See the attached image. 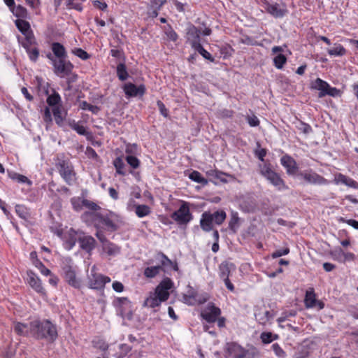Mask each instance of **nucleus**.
Here are the masks:
<instances>
[{"label": "nucleus", "instance_id": "1", "mask_svg": "<svg viewBox=\"0 0 358 358\" xmlns=\"http://www.w3.org/2000/svg\"><path fill=\"white\" fill-rule=\"evenodd\" d=\"M29 332L31 338L36 341H44L48 344L54 343L59 336L57 325L48 319L31 321Z\"/></svg>", "mask_w": 358, "mask_h": 358}, {"label": "nucleus", "instance_id": "2", "mask_svg": "<svg viewBox=\"0 0 358 358\" xmlns=\"http://www.w3.org/2000/svg\"><path fill=\"white\" fill-rule=\"evenodd\" d=\"M259 355V350L252 346L245 349L235 342L227 343L224 348L225 358H255Z\"/></svg>", "mask_w": 358, "mask_h": 358}, {"label": "nucleus", "instance_id": "3", "mask_svg": "<svg viewBox=\"0 0 358 358\" xmlns=\"http://www.w3.org/2000/svg\"><path fill=\"white\" fill-rule=\"evenodd\" d=\"M55 167L67 185H73L76 180V173L69 159H65L64 156L57 157L55 160Z\"/></svg>", "mask_w": 358, "mask_h": 358}, {"label": "nucleus", "instance_id": "4", "mask_svg": "<svg viewBox=\"0 0 358 358\" xmlns=\"http://www.w3.org/2000/svg\"><path fill=\"white\" fill-rule=\"evenodd\" d=\"M259 173L265 178L278 190L287 189L288 187L279 173L272 169L271 163L259 164Z\"/></svg>", "mask_w": 358, "mask_h": 358}, {"label": "nucleus", "instance_id": "5", "mask_svg": "<svg viewBox=\"0 0 358 358\" xmlns=\"http://www.w3.org/2000/svg\"><path fill=\"white\" fill-rule=\"evenodd\" d=\"M61 268L65 282L75 289H80L81 281L77 277L73 260L71 257H64L62 259Z\"/></svg>", "mask_w": 358, "mask_h": 358}, {"label": "nucleus", "instance_id": "6", "mask_svg": "<svg viewBox=\"0 0 358 358\" xmlns=\"http://www.w3.org/2000/svg\"><path fill=\"white\" fill-rule=\"evenodd\" d=\"M118 217L112 212L100 214L96 229H104L108 231L113 232L117 231L120 226L117 223Z\"/></svg>", "mask_w": 358, "mask_h": 358}, {"label": "nucleus", "instance_id": "7", "mask_svg": "<svg viewBox=\"0 0 358 358\" xmlns=\"http://www.w3.org/2000/svg\"><path fill=\"white\" fill-rule=\"evenodd\" d=\"M171 217L178 225H187L193 219L189 203L186 201H182L180 208L171 215Z\"/></svg>", "mask_w": 358, "mask_h": 358}, {"label": "nucleus", "instance_id": "8", "mask_svg": "<svg viewBox=\"0 0 358 358\" xmlns=\"http://www.w3.org/2000/svg\"><path fill=\"white\" fill-rule=\"evenodd\" d=\"M110 282V278L108 276L94 272V268L91 270V274L88 276L89 287L93 289H103L106 284Z\"/></svg>", "mask_w": 358, "mask_h": 358}, {"label": "nucleus", "instance_id": "9", "mask_svg": "<svg viewBox=\"0 0 358 358\" xmlns=\"http://www.w3.org/2000/svg\"><path fill=\"white\" fill-rule=\"evenodd\" d=\"M74 68L73 64L67 59H57L54 62L53 71L61 78H64L73 71Z\"/></svg>", "mask_w": 358, "mask_h": 358}, {"label": "nucleus", "instance_id": "10", "mask_svg": "<svg viewBox=\"0 0 358 358\" xmlns=\"http://www.w3.org/2000/svg\"><path fill=\"white\" fill-rule=\"evenodd\" d=\"M280 164L286 169L288 176H298L299 168L296 160L290 155L285 154L280 158Z\"/></svg>", "mask_w": 358, "mask_h": 358}, {"label": "nucleus", "instance_id": "11", "mask_svg": "<svg viewBox=\"0 0 358 358\" xmlns=\"http://www.w3.org/2000/svg\"><path fill=\"white\" fill-rule=\"evenodd\" d=\"M221 309L213 302L208 303L205 310L201 313V317L208 323H214L221 315Z\"/></svg>", "mask_w": 358, "mask_h": 358}, {"label": "nucleus", "instance_id": "12", "mask_svg": "<svg viewBox=\"0 0 358 358\" xmlns=\"http://www.w3.org/2000/svg\"><path fill=\"white\" fill-rule=\"evenodd\" d=\"M298 177L303 178L307 182L314 185H327L328 180L323 176L317 174L309 169L305 171H301L298 173Z\"/></svg>", "mask_w": 358, "mask_h": 358}, {"label": "nucleus", "instance_id": "13", "mask_svg": "<svg viewBox=\"0 0 358 358\" xmlns=\"http://www.w3.org/2000/svg\"><path fill=\"white\" fill-rule=\"evenodd\" d=\"M262 1L264 3V8L266 11L275 18H281L288 13L285 5L280 6L277 3L272 4L266 0Z\"/></svg>", "mask_w": 358, "mask_h": 358}, {"label": "nucleus", "instance_id": "14", "mask_svg": "<svg viewBox=\"0 0 358 358\" xmlns=\"http://www.w3.org/2000/svg\"><path fill=\"white\" fill-rule=\"evenodd\" d=\"M78 242L80 248L87 253H90L96 247V240L91 236L85 235L83 231L80 233Z\"/></svg>", "mask_w": 358, "mask_h": 358}, {"label": "nucleus", "instance_id": "15", "mask_svg": "<svg viewBox=\"0 0 358 358\" xmlns=\"http://www.w3.org/2000/svg\"><path fill=\"white\" fill-rule=\"evenodd\" d=\"M124 91L125 94L128 96H142L145 93L146 88L143 84L139 86H136L131 83H128L124 85Z\"/></svg>", "mask_w": 358, "mask_h": 358}, {"label": "nucleus", "instance_id": "16", "mask_svg": "<svg viewBox=\"0 0 358 358\" xmlns=\"http://www.w3.org/2000/svg\"><path fill=\"white\" fill-rule=\"evenodd\" d=\"M28 275V283L36 292L44 295L45 291L42 286L41 280L36 276V275L31 271H27Z\"/></svg>", "mask_w": 358, "mask_h": 358}, {"label": "nucleus", "instance_id": "17", "mask_svg": "<svg viewBox=\"0 0 358 358\" xmlns=\"http://www.w3.org/2000/svg\"><path fill=\"white\" fill-rule=\"evenodd\" d=\"M187 37L192 47L195 43H201V31L192 24L187 27Z\"/></svg>", "mask_w": 358, "mask_h": 358}, {"label": "nucleus", "instance_id": "18", "mask_svg": "<svg viewBox=\"0 0 358 358\" xmlns=\"http://www.w3.org/2000/svg\"><path fill=\"white\" fill-rule=\"evenodd\" d=\"M80 231H77L75 229L71 228L64 236V247L67 250L72 249L76 242L78 241V236Z\"/></svg>", "mask_w": 358, "mask_h": 358}, {"label": "nucleus", "instance_id": "19", "mask_svg": "<svg viewBox=\"0 0 358 358\" xmlns=\"http://www.w3.org/2000/svg\"><path fill=\"white\" fill-rule=\"evenodd\" d=\"M101 213L85 211L81 215V220L88 226H94L96 229Z\"/></svg>", "mask_w": 358, "mask_h": 358}, {"label": "nucleus", "instance_id": "20", "mask_svg": "<svg viewBox=\"0 0 358 358\" xmlns=\"http://www.w3.org/2000/svg\"><path fill=\"white\" fill-rule=\"evenodd\" d=\"M200 227L203 231L208 232L213 230V222L212 221L211 213L205 211L201 215L200 220Z\"/></svg>", "mask_w": 358, "mask_h": 358}, {"label": "nucleus", "instance_id": "21", "mask_svg": "<svg viewBox=\"0 0 358 358\" xmlns=\"http://www.w3.org/2000/svg\"><path fill=\"white\" fill-rule=\"evenodd\" d=\"M14 331L20 336L31 337L30 322L29 323H22L20 322H14Z\"/></svg>", "mask_w": 358, "mask_h": 358}, {"label": "nucleus", "instance_id": "22", "mask_svg": "<svg viewBox=\"0 0 358 358\" xmlns=\"http://www.w3.org/2000/svg\"><path fill=\"white\" fill-rule=\"evenodd\" d=\"M329 86V84L327 82L317 78L314 82H313L311 88L319 90V97L322 98L326 96L325 92H327Z\"/></svg>", "mask_w": 358, "mask_h": 358}, {"label": "nucleus", "instance_id": "23", "mask_svg": "<svg viewBox=\"0 0 358 358\" xmlns=\"http://www.w3.org/2000/svg\"><path fill=\"white\" fill-rule=\"evenodd\" d=\"M334 180L336 184L342 183L348 187L358 189V182L352 178L342 173L336 175Z\"/></svg>", "mask_w": 358, "mask_h": 358}, {"label": "nucleus", "instance_id": "24", "mask_svg": "<svg viewBox=\"0 0 358 358\" xmlns=\"http://www.w3.org/2000/svg\"><path fill=\"white\" fill-rule=\"evenodd\" d=\"M51 50L57 59H67V52L65 47L59 42H53L51 44Z\"/></svg>", "mask_w": 358, "mask_h": 358}, {"label": "nucleus", "instance_id": "25", "mask_svg": "<svg viewBox=\"0 0 358 358\" xmlns=\"http://www.w3.org/2000/svg\"><path fill=\"white\" fill-rule=\"evenodd\" d=\"M24 38L22 39L20 36H18V41L20 43L21 45L24 49H28V48L34 47V45H38L36 39L32 31L29 32V34L24 35Z\"/></svg>", "mask_w": 358, "mask_h": 358}, {"label": "nucleus", "instance_id": "26", "mask_svg": "<svg viewBox=\"0 0 358 358\" xmlns=\"http://www.w3.org/2000/svg\"><path fill=\"white\" fill-rule=\"evenodd\" d=\"M62 106L52 108L54 118L56 124L59 127L63 126L64 121L66 119V116L67 115L66 111H64V113L62 112Z\"/></svg>", "mask_w": 358, "mask_h": 358}, {"label": "nucleus", "instance_id": "27", "mask_svg": "<svg viewBox=\"0 0 358 358\" xmlns=\"http://www.w3.org/2000/svg\"><path fill=\"white\" fill-rule=\"evenodd\" d=\"M316 295L315 290L313 287L309 288L306 292L304 303L307 308H312L315 307Z\"/></svg>", "mask_w": 358, "mask_h": 358}, {"label": "nucleus", "instance_id": "28", "mask_svg": "<svg viewBox=\"0 0 358 358\" xmlns=\"http://www.w3.org/2000/svg\"><path fill=\"white\" fill-rule=\"evenodd\" d=\"M240 225L241 218L238 217V213L236 211H231L228 225L229 230L236 234Z\"/></svg>", "mask_w": 358, "mask_h": 358}, {"label": "nucleus", "instance_id": "29", "mask_svg": "<svg viewBox=\"0 0 358 358\" xmlns=\"http://www.w3.org/2000/svg\"><path fill=\"white\" fill-rule=\"evenodd\" d=\"M157 256L160 257L161 265L163 267H171L173 270L178 271V266L176 262L171 261L165 254L162 252L157 253Z\"/></svg>", "mask_w": 358, "mask_h": 358}, {"label": "nucleus", "instance_id": "30", "mask_svg": "<svg viewBox=\"0 0 358 358\" xmlns=\"http://www.w3.org/2000/svg\"><path fill=\"white\" fill-rule=\"evenodd\" d=\"M231 268H234V264L227 261L222 262L219 266L220 278H229Z\"/></svg>", "mask_w": 358, "mask_h": 358}, {"label": "nucleus", "instance_id": "31", "mask_svg": "<svg viewBox=\"0 0 358 358\" xmlns=\"http://www.w3.org/2000/svg\"><path fill=\"white\" fill-rule=\"evenodd\" d=\"M52 93L48 96L47 103L49 106L56 107L62 106L61 96L54 89H52Z\"/></svg>", "mask_w": 358, "mask_h": 358}, {"label": "nucleus", "instance_id": "32", "mask_svg": "<svg viewBox=\"0 0 358 358\" xmlns=\"http://www.w3.org/2000/svg\"><path fill=\"white\" fill-rule=\"evenodd\" d=\"M15 213L25 222H29L31 218V214L29 209L24 205L17 204L15 206Z\"/></svg>", "mask_w": 358, "mask_h": 358}, {"label": "nucleus", "instance_id": "33", "mask_svg": "<svg viewBox=\"0 0 358 358\" xmlns=\"http://www.w3.org/2000/svg\"><path fill=\"white\" fill-rule=\"evenodd\" d=\"M327 52L331 56L343 57L347 54V50L339 43H334L332 48L328 49Z\"/></svg>", "mask_w": 358, "mask_h": 358}, {"label": "nucleus", "instance_id": "34", "mask_svg": "<svg viewBox=\"0 0 358 358\" xmlns=\"http://www.w3.org/2000/svg\"><path fill=\"white\" fill-rule=\"evenodd\" d=\"M15 24L18 30L23 35L28 34L31 31L29 22L23 19L16 20Z\"/></svg>", "mask_w": 358, "mask_h": 358}, {"label": "nucleus", "instance_id": "35", "mask_svg": "<svg viewBox=\"0 0 358 358\" xmlns=\"http://www.w3.org/2000/svg\"><path fill=\"white\" fill-rule=\"evenodd\" d=\"M162 302L163 301L159 297L154 294V293L150 292V296L145 300L143 306L155 308L159 306Z\"/></svg>", "mask_w": 358, "mask_h": 358}, {"label": "nucleus", "instance_id": "36", "mask_svg": "<svg viewBox=\"0 0 358 358\" xmlns=\"http://www.w3.org/2000/svg\"><path fill=\"white\" fill-rule=\"evenodd\" d=\"M102 248L103 250L110 256L115 255L120 252V248L109 241L102 245Z\"/></svg>", "mask_w": 358, "mask_h": 358}, {"label": "nucleus", "instance_id": "37", "mask_svg": "<svg viewBox=\"0 0 358 358\" xmlns=\"http://www.w3.org/2000/svg\"><path fill=\"white\" fill-rule=\"evenodd\" d=\"M212 221L217 225L222 224L227 217V213L224 210H217L211 213Z\"/></svg>", "mask_w": 358, "mask_h": 358}, {"label": "nucleus", "instance_id": "38", "mask_svg": "<svg viewBox=\"0 0 358 358\" xmlns=\"http://www.w3.org/2000/svg\"><path fill=\"white\" fill-rule=\"evenodd\" d=\"M11 13L19 19H24L27 17V10L22 5L14 6L10 9Z\"/></svg>", "mask_w": 358, "mask_h": 358}, {"label": "nucleus", "instance_id": "39", "mask_svg": "<svg viewBox=\"0 0 358 358\" xmlns=\"http://www.w3.org/2000/svg\"><path fill=\"white\" fill-rule=\"evenodd\" d=\"M116 72L117 78L121 81L126 80L129 76L124 62L120 63L117 66Z\"/></svg>", "mask_w": 358, "mask_h": 358}, {"label": "nucleus", "instance_id": "40", "mask_svg": "<svg viewBox=\"0 0 358 358\" xmlns=\"http://www.w3.org/2000/svg\"><path fill=\"white\" fill-rule=\"evenodd\" d=\"M196 51H197L202 57H203L206 59H208L212 62H215V58L207 51L206 50L201 43H195L192 47Z\"/></svg>", "mask_w": 358, "mask_h": 358}, {"label": "nucleus", "instance_id": "41", "mask_svg": "<svg viewBox=\"0 0 358 358\" xmlns=\"http://www.w3.org/2000/svg\"><path fill=\"white\" fill-rule=\"evenodd\" d=\"M135 213L138 217H143L150 215L151 210L148 205L138 204L135 206Z\"/></svg>", "mask_w": 358, "mask_h": 358}, {"label": "nucleus", "instance_id": "42", "mask_svg": "<svg viewBox=\"0 0 358 358\" xmlns=\"http://www.w3.org/2000/svg\"><path fill=\"white\" fill-rule=\"evenodd\" d=\"M255 315L257 321H258L262 324H265L273 317V315L268 310H266L263 313L259 312L255 313Z\"/></svg>", "mask_w": 358, "mask_h": 358}, {"label": "nucleus", "instance_id": "43", "mask_svg": "<svg viewBox=\"0 0 358 358\" xmlns=\"http://www.w3.org/2000/svg\"><path fill=\"white\" fill-rule=\"evenodd\" d=\"M113 165L117 174L121 176H125L127 174V172L124 171L125 164L121 157H117L114 159Z\"/></svg>", "mask_w": 358, "mask_h": 358}, {"label": "nucleus", "instance_id": "44", "mask_svg": "<svg viewBox=\"0 0 358 358\" xmlns=\"http://www.w3.org/2000/svg\"><path fill=\"white\" fill-rule=\"evenodd\" d=\"M163 270L164 268H162V266H150L145 268L143 273L145 277L152 278L158 275L160 271Z\"/></svg>", "mask_w": 358, "mask_h": 358}, {"label": "nucleus", "instance_id": "45", "mask_svg": "<svg viewBox=\"0 0 358 358\" xmlns=\"http://www.w3.org/2000/svg\"><path fill=\"white\" fill-rule=\"evenodd\" d=\"M8 176L11 179L17 180L20 183H27L29 185H31L32 183L31 181L27 177L17 173L8 171Z\"/></svg>", "mask_w": 358, "mask_h": 358}, {"label": "nucleus", "instance_id": "46", "mask_svg": "<svg viewBox=\"0 0 358 358\" xmlns=\"http://www.w3.org/2000/svg\"><path fill=\"white\" fill-rule=\"evenodd\" d=\"M164 31L167 38L173 42H176L178 39V35L173 30L171 24H167L164 27Z\"/></svg>", "mask_w": 358, "mask_h": 358}, {"label": "nucleus", "instance_id": "47", "mask_svg": "<svg viewBox=\"0 0 358 358\" xmlns=\"http://www.w3.org/2000/svg\"><path fill=\"white\" fill-rule=\"evenodd\" d=\"M92 345L94 348L99 349L103 352L107 351L109 348L108 344L104 340L99 338H96L92 341Z\"/></svg>", "mask_w": 358, "mask_h": 358}, {"label": "nucleus", "instance_id": "48", "mask_svg": "<svg viewBox=\"0 0 358 358\" xmlns=\"http://www.w3.org/2000/svg\"><path fill=\"white\" fill-rule=\"evenodd\" d=\"M189 178L196 182L201 183L203 185L208 184V180L202 176V175L197 171H193L189 176Z\"/></svg>", "mask_w": 358, "mask_h": 358}, {"label": "nucleus", "instance_id": "49", "mask_svg": "<svg viewBox=\"0 0 358 358\" xmlns=\"http://www.w3.org/2000/svg\"><path fill=\"white\" fill-rule=\"evenodd\" d=\"M29 59L33 62H36L39 57V49L38 48L37 45H34L31 48H28V49H25Z\"/></svg>", "mask_w": 358, "mask_h": 358}, {"label": "nucleus", "instance_id": "50", "mask_svg": "<svg viewBox=\"0 0 358 358\" xmlns=\"http://www.w3.org/2000/svg\"><path fill=\"white\" fill-rule=\"evenodd\" d=\"M66 78V90H71L73 88V83H76L78 78V76L75 72H73V71H71V73L68 74Z\"/></svg>", "mask_w": 358, "mask_h": 358}, {"label": "nucleus", "instance_id": "51", "mask_svg": "<svg viewBox=\"0 0 358 358\" xmlns=\"http://www.w3.org/2000/svg\"><path fill=\"white\" fill-rule=\"evenodd\" d=\"M286 62L287 57L283 54L280 53L273 58L274 66L278 69H282Z\"/></svg>", "mask_w": 358, "mask_h": 358}, {"label": "nucleus", "instance_id": "52", "mask_svg": "<svg viewBox=\"0 0 358 358\" xmlns=\"http://www.w3.org/2000/svg\"><path fill=\"white\" fill-rule=\"evenodd\" d=\"M296 127L304 134H309L313 132L311 126L300 120H298Z\"/></svg>", "mask_w": 358, "mask_h": 358}, {"label": "nucleus", "instance_id": "53", "mask_svg": "<svg viewBox=\"0 0 358 358\" xmlns=\"http://www.w3.org/2000/svg\"><path fill=\"white\" fill-rule=\"evenodd\" d=\"M69 126L80 135L85 136L87 134L85 127L83 125H80L75 120L69 122Z\"/></svg>", "mask_w": 358, "mask_h": 358}, {"label": "nucleus", "instance_id": "54", "mask_svg": "<svg viewBox=\"0 0 358 358\" xmlns=\"http://www.w3.org/2000/svg\"><path fill=\"white\" fill-rule=\"evenodd\" d=\"M125 160L127 163L130 166V167L133 169H136L139 168L141 165L140 160L134 155H127L125 157Z\"/></svg>", "mask_w": 358, "mask_h": 358}, {"label": "nucleus", "instance_id": "55", "mask_svg": "<svg viewBox=\"0 0 358 358\" xmlns=\"http://www.w3.org/2000/svg\"><path fill=\"white\" fill-rule=\"evenodd\" d=\"M260 338L264 344L271 343L273 341L278 339V336L273 334L271 332H263L261 334Z\"/></svg>", "mask_w": 358, "mask_h": 358}, {"label": "nucleus", "instance_id": "56", "mask_svg": "<svg viewBox=\"0 0 358 358\" xmlns=\"http://www.w3.org/2000/svg\"><path fill=\"white\" fill-rule=\"evenodd\" d=\"M153 293L157 297H159L162 301H166V300H168L170 296V294L168 291L162 289L159 286H157Z\"/></svg>", "mask_w": 358, "mask_h": 358}, {"label": "nucleus", "instance_id": "57", "mask_svg": "<svg viewBox=\"0 0 358 358\" xmlns=\"http://www.w3.org/2000/svg\"><path fill=\"white\" fill-rule=\"evenodd\" d=\"M207 174L210 176H212L215 178H217L218 180H220L221 182H227V180H226V178H224V176H227L226 173L222 172V171H215V170H210L209 171L207 172Z\"/></svg>", "mask_w": 358, "mask_h": 358}, {"label": "nucleus", "instance_id": "58", "mask_svg": "<svg viewBox=\"0 0 358 358\" xmlns=\"http://www.w3.org/2000/svg\"><path fill=\"white\" fill-rule=\"evenodd\" d=\"M72 53L83 60H87L90 58V55H89L85 50H83L80 48H76L72 50Z\"/></svg>", "mask_w": 358, "mask_h": 358}, {"label": "nucleus", "instance_id": "59", "mask_svg": "<svg viewBox=\"0 0 358 358\" xmlns=\"http://www.w3.org/2000/svg\"><path fill=\"white\" fill-rule=\"evenodd\" d=\"M275 355L279 358H285L287 356L286 352L277 343H273L271 346Z\"/></svg>", "mask_w": 358, "mask_h": 358}, {"label": "nucleus", "instance_id": "60", "mask_svg": "<svg viewBox=\"0 0 358 358\" xmlns=\"http://www.w3.org/2000/svg\"><path fill=\"white\" fill-rule=\"evenodd\" d=\"M110 54L113 57L117 59H122L123 62L125 61L124 53L122 48H117L116 47L112 48L110 51Z\"/></svg>", "mask_w": 358, "mask_h": 358}, {"label": "nucleus", "instance_id": "61", "mask_svg": "<svg viewBox=\"0 0 358 358\" xmlns=\"http://www.w3.org/2000/svg\"><path fill=\"white\" fill-rule=\"evenodd\" d=\"M71 203L73 206V208L76 211H80L83 206H84L83 203V199L80 197H73L71 199Z\"/></svg>", "mask_w": 358, "mask_h": 358}, {"label": "nucleus", "instance_id": "62", "mask_svg": "<svg viewBox=\"0 0 358 358\" xmlns=\"http://www.w3.org/2000/svg\"><path fill=\"white\" fill-rule=\"evenodd\" d=\"M83 203L85 207L91 210V212H96L101 208V207L98 206L96 203L87 199H83Z\"/></svg>", "mask_w": 358, "mask_h": 358}, {"label": "nucleus", "instance_id": "63", "mask_svg": "<svg viewBox=\"0 0 358 358\" xmlns=\"http://www.w3.org/2000/svg\"><path fill=\"white\" fill-rule=\"evenodd\" d=\"M66 6L69 9L73 8L80 12L83 10L81 3L77 1L76 0H67Z\"/></svg>", "mask_w": 358, "mask_h": 358}, {"label": "nucleus", "instance_id": "64", "mask_svg": "<svg viewBox=\"0 0 358 358\" xmlns=\"http://www.w3.org/2000/svg\"><path fill=\"white\" fill-rule=\"evenodd\" d=\"M343 254L344 251L341 248L336 249L330 252V255H331L334 259L337 260L341 263L343 258Z\"/></svg>", "mask_w": 358, "mask_h": 358}]
</instances>
